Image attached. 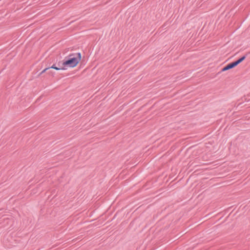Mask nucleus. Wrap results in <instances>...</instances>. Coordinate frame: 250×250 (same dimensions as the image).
Listing matches in <instances>:
<instances>
[{
	"instance_id": "obj_1",
	"label": "nucleus",
	"mask_w": 250,
	"mask_h": 250,
	"mask_svg": "<svg viewBox=\"0 0 250 250\" xmlns=\"http://www.w3.org/2000/svg\"><path fill=\"white\" fill-rule=\"evenodd\" d=\"M81 60V55L80 53L72 54L69 55L67 60L63 62L62 65L64 66L73 68L77 65Z\"/></svg>"
},
{
	"instance_id": "obj_2",
	"label": "nucleus",
	"mask_w": 250,
	"mask_h": 250,
	"mask_svg": "<svg viewBox=\"0 0 250 250\" xmlns=\"http://www.w3.org/2000/svg\"><path fill=\"white\" fill-rule=\"evenodd\" d=\"M245 59V57L244 56L242 57L241 58L238 60L237 61L233 62L232 63L228 64L227 65H226L225 67H224L222 71H225L228 70H229L230 69H231L236 66H237L238 64H239L240 62H241L243 60H244Z\"/></svg>"
},
{
	"instance_id": "obj_3",
	"label": "nucleus",
	"mask_w": 250,
	"mask_h": 250,
	"mask_svg": "<svg viewBox=\"0 0 250 250\" xmlns=\"http://www.w3.org/2000/svg\"><path fill=\"white\" fill-rule=\"evenodd\" d=\"M50 68H53L54 69H56L57 70H61V69H65V68H58L56 66H55V65H53L51 67H49Z\"/></svg>"
},
{
	"instance_id": "obj_4",
	"label": "nucleus",
	"mask_w": 250,
	"mask_h": 250,
	"mask_svg": "<svg viewBox=\"0 0 250 250\" xmlns=\"http://www.w3.org/2000/svg\"><path fill=\"white\" fill-rule=\"evenodd\" d=\"M49 68V67L45 68L42 71V73L45 72L47 70H48Z\"/></svg>"
},
{
	"instance_id": "obj_5",
	"label": "nucleus",
	"mask_w": 250,
	"mask_h": 250,
	"mask_svg": "<svg viewBox=\"0 0 250 250\" xmlns=\"http://www.w3.org/2000/svg\"><path fill=\"white\" fill-rule=\"evenodd\" d=\"M49 74H51V75H52V74H53L52 72H49Z\"/></svg>"
}]
</instances>
